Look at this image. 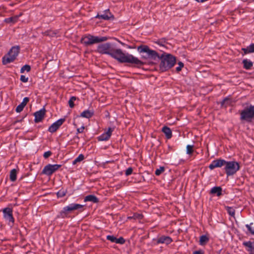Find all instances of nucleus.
Returning <instances> with one entry per match:
<instances>
[{"label":"nucleus","instance_id":"44","mask_svg":"<svg viewBox=\"0 0 254 254\" xmlns=\"http://www.w3.org/2000/svg\"><path fill=\"white\" fill-rule=\"evenodd\" d=\"M57 128H49V131L51 132H55L57 130Z\"/></svg>","mask_w":254,"mask_h":254},{"label":"nucleus","instance_id":"29","mask_svg":"<svg viewBox=\"0 0 254 254\" xmlns=\"http://www.w3.org/2000/svg\"><path fill=\"white\" fill-rule=\"evenodd\" d=\"M232 104V100L229 98H226L222 102V106H226Z\"/></svg>","mask_w":254,"mask_h":254},{"label":"nucleus","instance_id":"14","mask_svg":"<svg viewBox=\"0 0 254 254\" xmlns=\"http://www.w3.org/2000/svg\"><path fill=\"white\" fill-rule=\"evenodd\" d=\"M112 132L113 129L112 128H109L106 132L98 136V140L100 141H105L108 140L110 137Z\"/></svg>","mask_w":254,"mask_h":254},{"label":"nucleus","instance_id":"34","mask_svg":"<svg viewBox=\"0 0 254 254\" xmlns=\"http://www.w3.org/2000/svg\"><path fill=\"white\" fill-rule=\"evenodd\" d=\"M164 171H165L164 167L161 166L156 170L155 174L156 175L159 176L160 174H161Z\"/></svg>","mask_w":254,"mask_h":254},{"label":"nucleus","instance_id":"37","mask_svg":"<svg viewBox=\"0 0 254 254\" xmlns=\"http://www.w3.org/2000/svg\"><path fill=\"white\" fill-rule=\"evenodd\" d=\"M193 152V145H188L187 146V153L190 154Z\"/></svg>","mask_w":254,"mask_h":254},{"label":"nucleus","instance_id":"6","mask_svg":"<svg viewBox=\"0 0 254 254\" xmlns=\"http://www.w3.org/2000/svg\"><path fill=\"white\" fill-rule=\"evenodd\" d=\"M225 170L228 176L236 173L240 169L239 164L236 161H226Z\"/></svg>","mask_w":254,"mask_h":254},{"label":"nucleus","instance_id":"47","mask_svg":"<svg viewBox=\"0 0 254 254\" xmlns=\"http://www.w3.org/2000/svg\"><path fill=\"white\" fill-rule=\"evenodd\" d=\"M141 217H142V215H138V218L139 219L141 218Z\"/></svg>","mask_w":254,"mask_h":254},{"label":"nucleus","instance_id":"3","mask_svg":"<svg viewBox=\"0 0 254 254\" xmlns=\"http://www.w3.org/2000/svg\"><path fill=\"white\" fill-rule=\"evenodd\" d=\"M137 51L139 53H145V55L142 56V58L143 59L147 60H156L157 58H160L158 53L154 50L150 49L147 46L141 45L137 47Z\"/></svg>","mask_w":254,"mask_h":254},{"label":"nucleus","instance_id":"9","mask_svg":"<svg viewBox=\"0 0 254 254\" xmlns=\"http://www.w3.org/2000/svg\"><path fill=\"white\" fill-rule=\"evenodd\" d=\"M3 218L9 225L12 226L14 222V219L12 215V210L11 208L6 207L2 210Z\"/></svg>","mask_w":254,"mask_h":254},{"label":"nucleus","instance_id":"32","mask_svg":"<svg viewBox=\"0 0 254 254\" xmlns=\"http://www.w3.org/2000/svg\"><path fill=\"white\" fill-rule=\"evenodd\" d=\"M246 227L250 232L254 235V223H251L250 225H246Z\"/></svg>","mask_w":254,"mask_h":254},{"label":"nucleus","instance_id":"18","mask_svg":"<svg viewBox=\"0 0 254 254\" xmlns=\"http://www.w3.org/2000/svg\"><path fill=\"white\" fill-rule=\"evenodd\" d=\"M242 50L244 52V54L246 55L249 53L254 52V44H251L247 48H243Z\"/></svg>","mask_w":254,"mask_h":254},{"label":"nucleus","instance_id":"39","mask_svg":"<svg viewBox=\"0 0 254 254\" xmlns=\"http://www.w3.org/2000/svg\"><path fill=\"white\" fill-rule=\"evenodd\" d=\"M116 243L117 244H124L125 243V240L122 237H120V238H116Z\"/></svg>","mask_w":254,"mask_h":254},{"label":"nucleus","instance_id":"23","mask_svg":"<svg viewBox=\"0 0 254 254\" xmlns=\"http://www.w3.org/2000/svg\"><path fill=\"white\" fill-rule=\"evenodd\" d=\"M162 131L166 135L167 138H170L172 137V131L170 128H162Z\"/></svg>","mask_w":254,"mask_h":254},{"label":"nucleus","instance_id":"5","mask_svg":"<svg viewBox=\"0 0 254 254\" xmlns=\"http://www.w3.org/2000/svg\"><path fill=\"white\" fill-rule=\"evenodd\" d=\"M18 47H12L9 52L2 58V63L6 64L12 62L17 56L19 53Z\"/></svg>","mask_w":254,"mask_h":254},{"label":"nucleus","instance_id":"12","mask_svg":"<svg viewBox=\"0 0 254 254\" xmlns=\"http://www.w3.org/2000/svg\"><path fill=\"white\" fill-rule=\"evenodd\" d=\"M96 18L102 19L104 20H109L113 17V14L110 12L109 9H107L103 12V14H98L95 17Z\"/></svg>","mask_w":254,"mask_h":254},{"label":"nucleus","instance_id":"35","mask_svg":"<svg viewBox=\"0 0 254 254\" xmlns=\"http://www.w3.org/2000/svg\"><path fill=\"white\" fill-rule=\"evenodd\" d=\"M75 100L76 97L74 96H72L70 98L69 100L68 101V104L70 108H73L74 107V102L75 101Z\"/></svg>","mask_w":254,"mask_h":254},{"label":"nucleus","instance_id":"42","mask_svg":"<svg viewBox=\"0 0 254 254\" xmlns=\"http://www.w3.org/2000/svg\"><path fill=\"white\" fill-rule=\"evenodd\" d=\"M132 172V169L131 168H128L126 171V175L128 176L130 175Z\"/></svg>","mask_w":254,"mask_h":254},{"label":"nucleus","instance_id":"41","mask_svg":"<svg viewBox=\"0 0 254 254\" xmlns=\"http://www.w3.org/2000/svg\"><path fill=\"white\" fill-rule=\"evenodd\" d=\"M178 64L179 66L176 67V70L177 71H180L182 69V68L183 67L184 64L182 62H179Z\"/></svg>","mask_w":254,"mask_h":254},{"label":"nucleus","instance_id":"25","mask_svg":"<svg viewBox=\"0 0 254 254\" xmlns=\"http://www.w3.org/2000/svg\"><path fill=\"white\" fill-rule=\"evenodd\" d=\"M243 63L244 64V67L247 69H250L253 65V63L247 59L244 60Z\"/></svg>","mask_w":254,"mask_h":254},{"label":"nucleus","instance_id":"33","mask_svg":"<svg viewBox=\"0 0 254 254\" xmlns=\"http://www.w3.org/2000/svg\"><path fill=\"white\" fill-rule=\"evenodd\" d=\"M44 34L50 37H54L56 35V33L52 30L46 31L44 33Z\"/></svg>","mask_w":254,"mask_h":254},{"label":"nucleus","instance_id":"48","mask_svg":"<svg viewBox=\"0 0 254 254\" xmlns=\"http://www.w3.org/2000/svg\"><path fill=\"white\" fill-rule=\"evenodd\" d=\"M227 254H230L228 253Z\"/></svg>","mask_w":254,"mask_h":254},{"label":"nucleus","instance_id":"45","mask_svg":"<svg viewBox=\"0 0 254 254\" xmlns=\"http://www.w3.org/2000/svg\"><path fill=\"white\" fill-rule=\"evenodd\" d=\"M84 129V128H77V132H78V133L82 132L83 131Z\"/></svg>","mask_w":254,"mask_h":254},{"label":"nucleus","instance_id":"36","mask_svg":"<svg viewBox=\"0 0 254 254\" xmlns=\"http://www.w3.org/2000/svg\"><path fill=\"white\" fill-rule=\"evenodd\" d=\"M66 192V191L65 190H60L57 192V196L58 197H62L65 195Z\"/></svg>","mask_w":254,"mask_h":254},{"label":"nucleus","instance_id":"13","mask_svg":"<svg viewBox=\"0 0 254 254\" xmlns=\"http://www.w3.org/2000/svg\"><path fill=\"white\" fill-rule=\"evenodd\" d=\"M45 115V109L44 108H42L39 111L36 112L34 113L35 122L36 123L41 122L44 118Z\"/></svg>","mask_w":254,"mask_h":254},{"label":"nucleus","instance_id":"1","mask_svg":"<svg viewBox=\"0 0 254 254\" xmlns=\"http://www.w3.org/2000/svg\"><path fill=\"white\" fill-rule=\"evenodd\" d=\"M97 51L99 53L110 55L120 63L136 64H142L141 61L133 55L127 53H124L120 49H115L114 45L110 43L99 45Z\"/></svg>","mask_w":254,"mask_h":254},{"label":"nucleus","instance_id":"31","mask_svg":"<svg viewBox=\"0 0 254 254\" xmlns=\"http://www.w3.org/2000/svg\"><path fill=\"white\" fill-rule=\"evenodd\" d=\"M31 67L29 65H25L22 66L20 69V72L23 73L24 71H26L27 72H29L30 70Z\"/></svg>","mask_w":254,"mask_h":254},{"label":"nucleus","instance_id":"28","mask_svg":"<svg viewBox=\"0 0 254 254\" xmlns=\"http://www.w3.org/2000/svg\"><path fill=\"white\" fill-rule=\"evenodd\" d=\"M18 16L9 17L5 19V21L7 23H14L17 21Z\"/></svg>","mask_w":254,"mask_h":254},{"label":"nucleus","instance_id":"26","mask_svg":"<svg viewBox=\"0 0 254 254\" xmlns=\"http://www.w3.org/2000/svg\"><path fill=\"white\" fill-rule=\"evenodd\" d=\"M209 238L206 235H202L200 237L199 244L200 245H205L208 241Z\"/></svg>","mask_w":254,"mask_h":254},{"label":"nucleus","instance_id":"15","mask_svg":"<svg viewBox=\"0 0 254 254\" xmlns=\"http://www.w3.org/2000/svg\"><path fill=\"white\" fill-rule=\"evenodd\" d=\"M29 99L28 97H25L23 98L22 102L19 104L16 108L17 112L19 113L21 112L24 107L26 106L27 103L29 102Z\"/></svg>","mask_w":254,"mask_h":254},{"label":"nucleus","instance_id":"10","mask_svg":"<svg viewBox=\"0 0 254 254\" xmlns=\"http://www.w3.org/2000/svg\"><path fill=\"white\" fill-rule=\"evenodd\" d=\"M61 166L62 165L60 164H48L44 168L42 173L46 175L50 176L61 167Z\"/></svg>","mask_w":254,"mask_h":254},{"label":"nucleus","instance_id":"38","mask_svg":"<svg viewBox=\"0 0 254 254\" xmlns=\"http://www.w3.org/2000/svg\"><path fill=\"white\" fill-rule=\"evenodd\" d=\"M107 239L113 243H115L116 241V238L112 235L107 236Z\"/></svg>","mask_w":254,"mask_h":254},{"label":"nucleus","instance_id":"16","mask_svg":"<svg viewBox=\"0 0 254 254\" xmlns=\"http://www.w3.org/2000/svg\"><path fill=\"white\" fill-rule=\"evenodd\" d=\"M244 245L247 248V250L250 254H254V242H245Z\"/></svg>","mask_w":254,"mask_h":254},{"label":"nucleus","instance_id":"22","mask_svg":"<svg viewBox=\"0 0 254 254\" xmlns=\"http://www.w3.org/2000/svg\"><path fill=\"white\" fill-rule=\"evenodd\" d=\"M10 179L12 182H14L16 180L17 171L16 169H13L10 171Z\"/></svg>","mask_w":254,"mask_h":254},{"label":"nucleus","instance_id":"17","mask_svg":"<svg viewBox=\"0 0 254 254\" xmlns=\"http://www.w3.org/2000/svg\"><path fill=\"white\" fill-rule=\"evenodd\" d=\"M94 114V112L93 110H86L83 111L81 114L80 117L85 118H91Z\"/></svg>","mask_w":254,"mask_h":254},{"label":"nucleus","instance_id":"2","mask_svg":"<svg viewBox=\"0 0 254 254\" xmlns=\"http://www.w3.org/2000/svg\"><path fill=\"white\" fill-rule=\"evenodd\" d=\"M161 60L160 64V68L163 71H166L173 67L176 63V59L172 55L169 54H163L160 57Z\"/></svg>","mask_w":254,"mask_h":254},{"label":"nucleus","instance_id":"40","mask_svg":"<svg viewBox=\"0 0 254 254\" xmlns=\"http://www.w3.org/2000/svg\"><path fill=\"white\" fill-rule=\"evenodd\" d=\"M20 80L23 82H27L28 80V77L24 75H21L20 76Z\"/></svg>","mask_w":254,"mask_h":254},{"label":"nucleus","instance_id":"7","mask_svg":"<svg viewBox=\"0 0 254 254\" xmlns=\"http://www.w3.org/2000/svg\"><path fill=\"white\" fill-rule=\"evenodd\" d=\"M83 207V205L77 203H71L67 206L64 207L61 211L60 215L62 218H64L67 214L75 210H78Z\"/></svg>","mask_w":254,"mask_h":254},{"label":"nucleus","instance_id":"24","mask_svg":"<svg viewBox=\"0 0 254 254\" xmlns=\"http://www.w3.org/2000/svg\"><path fill=\"white\" fill-rule=\"evenodd\" d=\"M65 121V119L64 118L60 119L55 122H54L51 126L50 127H59L60 126H62L64 122Z\"/></svg>","mask_w":254,"mask_h":254},{"label":"nucleus","instance_id":"30","mask_svg":"<svg viewBox=\"0 0 254 254\" xmlns=\"http://www.w3.org/2000/svg\"><path fill=\"white\" fill-rule=\"evenodd\" d=\"M84 156L82 154H80L73 162H72V164L73 165H75L76 164L77 162H79L81 161H82L83 159H84Z\"/></svg>","mask_w":254,"mask_h":254},{"label":"nucleus","instance_id":"8","mask_svg":"<svg viewBox=\"0 0 254 254\" xmlns=\"http://www.w3.org/2000/svg\"><path fill=\"white\" fill-rule=\"evenodd\" d=\"M254 117V106L251 105L243 110L241 114L242 120L250 121Z\"/></svg>","mask_w":254,"mask_h":254},{"label":"nucleus","instance_id":"11","mask_svg":"<svg viewBox=\"0 0 254 254\" xmlns=\"http://www.w3.org/2000/svg\"><path fill=\"white\" fill-rule=\"evenodd\" d=\"M226 161L223 159H217L213 160L209 165V167L211 170H213L215 168L221 167L225 165Z\"/></svg>","mask_w":254,"mask_h":254},{"label":"nucleus","instance_id":"43","mask_svg":"<svg viewBox=\"0 0 254 254\" xmlns=\"http://www.w3.org/2000/svg\"><path fill=\"white\" fill-rule=\"evenodd\" d=\"M51 154L52 153L50 151H47L44 153L43 156L45 158H47L49 157L51 155Z\"/></svg>","mask_w":254,"mask_h":254},{"label":"nucleus","instance_id":"20","mask_svg":"<svg viewBox=\"0 0 254 254\" xmlns=\"http://www.w3.org/2000/svg\"><path fill=\"white\" fill-rule=\"evenodd\" d=\"M172 241L171 238L167 236H162L160 237L158 240V242L159 243H164L166 244H170Z\"/></svg>","mask_w":254,"mask_h":254},{"label":"nucleus","instance_id":"19","mask_svg":"<svg viewBox=\"0 0 254 254\" xmlns=\"http://www.w3.org/2000/svg\"><path fill=\"white\" fill-rule=\"evenodd\" d=\"M85 202L90 201L93 203H97L99 200L97 197L94 195H89L85 196L84 198Z\"/></svg>","mask_w":254,"mask_h":254},{"label":"nucleus","instance_id":"21","mask_svg":"<svg viewBox=\"0 0 254 254\" xmlns=\"http://www.w3.org/2000/svg\"><path fill=\"white\" fill-rule=\"evenodd\" d=\"M222 189L220 187H215L212 188L211 193L212 194H216L218 196L221 194Z\"/></svg>","mask_w":254,"mask_h":254},{"label":"nucleus","instance_id":"4","mask_svg":"<svg viewBox=\"0 0 254 254\" xmlns=\"http://www.w3.org/2000/svg\"><path fill=\"white\" fill-rule=\"evenodd\" d=\"M107 38L106 37L94 36L91 35H88L83 37L81 39L82 44L86 45H91L94 44L98 43L100 42L106 41Z\"/></svg>","mask_w":254,"mask_h":254},{"label":"nucleus","instance_id":"46","mask_svg":"<svg viewBox=\"0 0 254 254\" xmlns=\"http://www.w3.org/2000/svg\"><path fill=\"white\" fill-rule=\"evenodd\" d=\"M193 254H203V253L200 251H196L193 253Z\"/></svg>","mask_w":254,"mask_h":254},{"label":"nucleus","instance_id":"27","mask_svg":"<svg viewBox=\"0 0 254 254\" xmlns=\"http://www.w3.org/2000/svg\"><path fill=\"white\" fill-rule=\"evenodd\" d=\"M225 208L228 214L232 217H235V210L232 207L226 206Z\"/></svg>","mask_w":254,"mask_h":254}]
</instances>
